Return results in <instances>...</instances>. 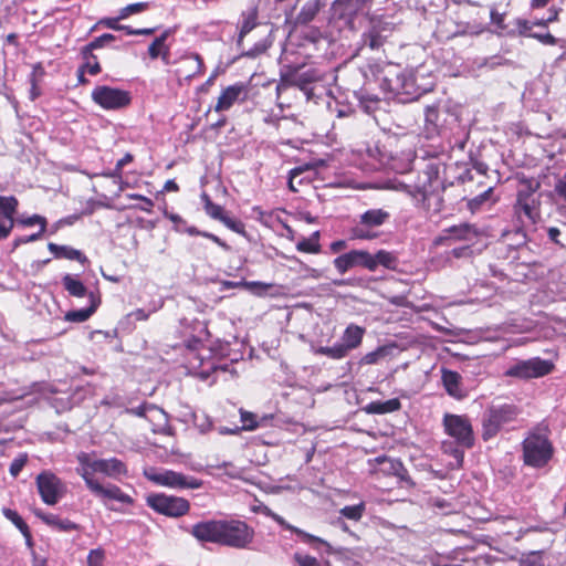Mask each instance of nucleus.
Returning <instances> with one entry per match:
<instances>
[{
  "label": "nucleus",
  "instance_id": "obj_1",
  "mask_svg": "<svg viewBox=\"0 0 566 566\" xmlns=\"http://www.w3.org/2000/svg\"><path fill=\"white\" fill-rule=\"evenodd\" d=\"M199 542L214 543L237 549L249 548L254 530L241 520H210L195 524L190 531Z\"/></svg>",
  "mask_w": 566,
  "mask_h": 566
},
{
  "label": "nucleus",
  "instance_id": "obj_2",
  "mask_svg": "<svg viewBox=\"0 0 566 566\" xmlns=\"http://www.w3.org/2000/svg\"><path fill=\"white\" fill-rule=\"evenodd\" d=\"M518 409L514 405H492L482 419V438L489 440L497 434L501 428L516 419Z\"/></svg>",
  "mask_w": 566,
  "mask_h": 566
},
{
  "label": "nucleus",
  "instance_id": "obj_3",
  "mask_svg": "<svg viewBox=\"0 0 566 566\" xmlns=\"http://www.w3.org/2000/svg\"><path fill=\"white\" fill-rule=\"evenodd\" d=\"M144 475L150 482L170 489L195 490L202 486L201 480H198L190 475H185L172 470L156 469L154 467H150L144 470Z\"/></svg>",
  "mask_w": 566,
  "mask_h": 566
},
{
  "label": "nucleus",
  "instance_id": "obj_4",
  "mask_svg": "<svg viewBox=\"0 0 566 566\" xmlns=\"http://www.w3.org/2000/svg\"><path fill=\"white\" fill-rule=\"evenodd\" d=\"M552 452V446L544 436L532 433L523 442L524 461L528 465L543 467Z\"/></svg>",
  "mask_w": 566,
  "mask_h": 566
},
{
  "label": "nucleus",
  "instance_id": "obj_5",
  "mask_svg": "<svg viewBox=\"0 0 566 566\" xmlns=\"http://www.w3.org/2000/svg\"><path fill=\"white\" fill-rule=\"evenodd\" d=\"M443 427L446 433L453 438L459 446L467 449L473 447V429L467 416L446 413Z\"/></svg>",
  "mask_w": 566,
  "mask_h": 566
},
{
  "label": "nucleus",
  "instance_id": "obj_6",
  "mask_svg": "<svg viewBox=\"0 0 566 566\" xmlns=\"http://www.w3.org/2000/svg\"><path fill=\"white\" fill-rule=\"evenodd\" d=\"M553 369L554 364L551 360L534 357L517 361L505 371V375L520 379H531L546 376Z\"/></svg>",
  "mask_w": 566,
  "mask_h": 566
},
{
  "label": "nucleus",
  "instance_id": "obj_7",
  "mask_svg": "<svg viewBox=\"0 0 566 566\" xmlns=\"http://www.w3.org/2000/svg\"><path fill=\"white\" fill-rule=\"evenodd\" d=\"M146 501L154 511L170 517L182 516L190 509V504L186 499L172 495L150 494Z\"/></svg>",
  "mask_w": 566,
  "mask_h": 566
},
{
  "label": "nucleus",
  "instance_id": "obj_8",
  "mask_svg": "<svg viewBox=\"0 0 566 566\" xmlns=\"http://www.w3.org/2000/svg\"><path fill=\"white\" fill-rule=\"evenodd\" d=\"M35 482L42 501L48 505L56 504L66 492L65 484L51 471L41 472Z\"/></svg>",
  "mask_w": 566,
  "mask_h": 566
},
{
  "label": "nucleus",
  "instance_id": "obj_9",
  "mask_svg": "<svg viewBox=\"0 0 566 566\" xmlns=\"http://www.w3.org/2000/svg\"><path fill=\"white\" fill-rule=\"evenodd\" d=\"M92 99L105 109H119L130 103L127 91L106 85L96 86L92 92Z\"/></svg>",
  "mask_w": 566,
  "mask_h": 566
},
{
  "label": "nucleus",
  "instance_id": "obj_10",
  "mask_svg": "<svg viewBox=\"0 0 566 566\" xmlns=\"http://www.w3.org/2000/svg\"><path fill=\"white\" fill-rule=\"evenodd\" d=\"M442 188V181L439 178L438 167L428 165L426 170L418 177V182L415 185V191H409L412 196H420L424 202L430 200L434 195L439 197V189ZM440 200V198H438Z\"/></svg>",
  "mask_w": 566,
  "mask_h": 566
},
{
  "label": "nucleus",
  "instance_id": "obj_11",
  "mask_svg": "<svg viewBox=\"0 0 566 566\" xmlns=\"http://www.w3.org/2000/svg\"><path fill=\"white\" fill-rule=\"evenodd\" d=\"M263 513L271 517L274 522H276L279 525H281L282 527H284L285 530H289L291 532H293L294 534H296L301 541L305 544H308L311 545L314 549L316 551H319V546H324L325 547V552L327 554H334L335 551L333 548V546L326 542L325 539L318 537V536H315V535H312L290 523H287L285 521L284 517H282L281 515L276 514L275 512H273L271 509L269 507H264L263 510Z\"/></svg>",
  "mask_w": 566,
  "mask_h": 566
},
{
  "label": "nucleus",
  "instance_id": "obj_12",
  "mask_svg": "<svg viewBox=\"0 0 566 566\" xmlns=\"http://www.w3.org/2000/svg\"><path fill=\"white\" fill-rule=\"evenodd\" d=\"M333 264L340 274H345L355 266L373 269L371 253L365 250H352L334 259Z\"/></svg>",
  "mask_w": 566,
  "mask_h": 566
},
{
  "label": "nucleus",
  "instance_id": "obj_13",
  "mask_svg": "<svg viewBox=\"0 0 566 566\" xmlns=\"http://www.w3.org/2000/svg\"><path fill=\"white\" fill-rule=\"evenodd\" d=\"M479 237L478 229L470 223H461L458 226H452L443 231V235H441L437 242L451 244L455 241H463L468 243H473Z\"/></svg>",
  "mask_w": 566,
  "mask_h": 566
},
{
  "label": "nucleus",
  "instance_id": "obj_14",
  "mask_svg": "<svg viewBox=\"0 0 566 566\" xmlns=\"http://www.w3.org/2000/svg\"><path fill=\"white\" fill-rule=\"evenodd\" d=\"M319 80V74L313 69L304 72H293L282 77L281 84L277 85V91L286 86H295L310 96L308 85Z\"/></svg>",
  "mask_w": 566,
  "mask_h": 566
},
{
  "label": "nucleus",
  "instance_id": "obj_15",
  "mask_svg": "<svg viewBox=\"0 0 566 566\" xmlns=\"http://www.w3.org/2000/svg\"><path fill=\"white\" fill-rule=\"evenodd\" d=\"M90 491L97 497L103 501L113 500L123 504H133L134 500L130 495L124 493L117 485L115 484H102L98 481L95 483H90Z\"/></svg>",
  "mask_w": 566,
  "mask_h": 566
},
{
  "label": "nucleus",
  "instance_id": "obj_16",
  "mask_svg": "<svg viewBox=\"0 0 566 566\" xmlns=\"http://www.w3.org/2000/svg\"><path fill=\"white\" fill-rule=\"evenodd\" d=\"M389 90L396 95L406 94L418 96V87L416 85L415 76L412 73H397L394 78H387Z\"/></svg>",
  "mask_w": 566,
  "mask_h": 566
},
{
  "label": "nucleus",
  "instance_id": "obj_17",
  "mask_svg": "<svg viewBox=\"0 0 566 566\" xmlns=\"http://www.w3.org/2000/svg\"><path fill=\"white\" fill-rule=\"evenodd\" d=\"M441 379L449 396L458 400L465 397V391L461 385L462 377L459 373L443 368Z\"/></svg>",
  "mask_w": 566,
  "mask_h": 566
},
{
  "label": "nucleus",
  "instance_id": "obj_18",
  "mask_svg": "<svg viewBox=\"0 0 566 566\" xmlns=\"http://www.w3.org/2000/svg\"><path fill=\"white\" fill-rule=\"evenodd\" d=\"M242 94H245V86L244 84L238 83L234 85H230L227 88H224L216 104L214 111L216 112H223L228 111L237 101H239L240 96Z\"/></svg>",
  "mask_w": 566,
  "mask_h": 566
},
{
  "label": "nucleus",
  "instance_id": "obj_19",
  "mask_svg": "<svg viewBox=\"0 0 566 566\" xmlns=\"http://www.w3.org/2000/svg\"><path fill=\"white\" fill-rule=\"evenodd\" d=\"M94 467L96 473H102L109 478H117L127 473L125 463L116 458L97 459V463Z\"/></svg>",
  "mask_w": 566,
  "mask_h": 566
},
{
  "label": "nucleus",
  "instance_id": "obj_20",
  "mask_svg": "<svg viewBox=\"0 0 566 566\" xmlns=\"http://www.w3.org/2000/svg\"><path fill=\"white\" fill-rule=\"evenodd\" d=\"M90 305L85 308L70 311L65 314V319L69 322L82 323L87 321L97 310L101 298L94 292L88 294Z\"/></svg>",
  "mask_w": 566,
  "mask_h": 566
},
{
  "label": "nucleus",
  "instance_id": "obj_21",
  "mask_svg": "<svg viewBox=\"0 0 566 566\" xmlns=\"http://www.w3.org/2000/svg\"><path fill=\"white\" fill-rule=\"evenodd\" d=\"M365 332L364 327L356 324H349L340 337V344L349 353L360 346Z\"/></svg>",
  "mask_w": 566,
  "mask_h": 566
},
{
  "label": "nucleus",
  "instance_id": "obj_22",
  "mask_svg": "<svg viewBox=\"0 0 566 566\" xmlns=\"http://www.w3.org/2000/svg\"><path fill=\"white\" fill-rule=\"evenodd\" d=\"M77 461L80 463V468L76 469L77 473L83 478L87 489H90V483H95L97 480L94 478L95 463L97 460H93L88 453L81 452L77 455Z\"/></svg>",
  "mask_w": 566,
  "mask_h": 566
},
{
  "label": "nucleus",
  "instance_id": "obj_23",
  "mask_svg": "<svg viewBox=\"0 0 566 566\" xmlns=\"http://www.w3.org/2000/svg\"><path fill=\"white\" fill-rule=\"evenodd\" d=\"M49 250L54 254L55 258L75 260L80 263L87 262V258L80 251L69 245H59L56 243H49Z\"/></svg>",
  "mask_w": 566,
  "mask_h": 566
},
{
  "label": "nucleus",
  "instance_id": "obj_24",
  "mask_svg": "<svg viewBox=\"0 0 566 566\" xmlns=\"http://www.w3.org/2000/svg\"><path fill=\"white\" fill-rule=\"evenodd\" d=\"M389 217V212L384 209H370L360 216L359 222L367 228L380 227Z\"/></svg>",
  "mask_w": 566,
  "mask_h": 566
},
{
  "label": "nucleus",
  "instance_id": "obj_25",
  "mask_svg": "<svg viewBox=\"0 0 566 566\" xmlns=\"http://www.w3.org/2000/svg\"><path fill=\"white\" fill-rule=\"evenodd\" d=\"M36 515L49 526L60 532H71L77 530V525L66 518H61L54 514L39 512Z\"/></svg>",
  "mask_w": 566,
  "mask_h": 566
},
{
  "label": "nucleus",
  "instance_id": "obj_26",
  "mask_svg": "<svg viewBox=\"0 0 566 566\" xmlns=\"http://www.w3.org/2000/svg\"><path fill=\"white\" fill-rule=\"evenodd\" d=\"M400 408V400L398 398H392L387 401H371L365 407V411L370 415H385L397 411Z\"/></svg>",
  "mask_w": 566,
  "mask_h": 566
},
{
  "label": "nucleus",
  "instance_id": "obj_27",
  "mask_svg": "<svg viewBox=\"0 0 566 566\" xmlns=\"http://www.w3.org/2000/svg\"><path fill=\"white\" fill-rule=\"evenodd\" d=\"M516 208L532 222H535L539 218L538 201L536 198L522 196L521 201H516Z\"/></svg>",
  "mask_w": 566,
  "mask_h": 566
},
{
  "label": "nucleus",
  "instance_id": "obj_28",
  "mask_svg": "<svg viewBox=\"0 0 566 566\" xmlns=\"http://www.w3.org/2000/svg\"><path fill=\"white\" fill-rule=\"evenodd\" d=\"M371 260L374 266L373 269H368L371 272L376 271L379 265L389 270H395L397 266V256L392 252L386 250H379L375 254H371Z\"/></svg>",
  "mask_w": 566,
  "mask_h": 566
},
{
  "label": "nucleus",
  "instance_id": "obj_29",
  "mask_svg": "<svg viewBox=\"0 0 566 566\" xmlns=\"http://www.w3.org/2000/svg\"><path fill=\"white\" fill-rule=\"evenodd\" d=\"M319 9L321 6L318 0H307L297 13L296 22L298 24L310 23L314 20Z\"/></svg>",
  "mask_w": 566,
  "mask_h": 566
},
{
  "label": "nucleus",
  "instance_id": "obj_30",
  "mask_svg": "<svg viewBox=\"0 0 566 566\" xmlns=\"http://www.w3.org/2000/svg\"><path fill=\"white\" fill-rule=\"evenodd\" d=\"M62 283L70 295L75 297H88L90 292L86 286L71 274H65L62 279Z\"/></svg>",
  "mask_w": 566,
  "mask_h": 566
},
{
  "label": "nucleus",
  "instance_id": "obj_31",
  "mask_svg": "<svg viewBox=\"0 0 566 566\" xmlns=\"http://www.w3.org/2000/svg\"><path fill=\"white\" fill-rule=\"evenodd\" d=\"M222 285L226 289H235V287H244L249 291H252L256 295H263L266 293V291L272 286V284H266L262 282H247V281H240V282H232V281H223Z\"/></svg>",
  "mask_w": 566,
  "mask_h": 566
},
{
  "label": "nucleus",
  "instance_id": "obj_32",
  "mask_svg": "<svg viewBox=\"0 0 566 566\" xmlns=\"http://www.w3.org/2000/svg\"><path fill=\"white\" fill-rule=\"evenodd\" d=\"M424 123L428 134H437L440 127V113L436 106H427L424 109Z\"/></svg>",
  "mask_w": 566,
  "mask_h": 566
},
{
  "label": "nucleus",
  "instance_id": "obj_33",
  "mask_svg": "<svg viewBox=\"0 0 566 566\" xmlns=\"http://www.w3.org/2000/svg\"><path fill=\"white\" fill-rule=\"evenodd\" d=\"M4 516L11 521L23 534V536L27 538V543L31 545V534L29 526L23 521V518L18 514L17 511H13L11 509H3Z\"/></svg>",
  "mask_w": 566,
  "mask_h": 566
},
{
  "label": "nucleus",
  "instance_id": "obj_34",
  "mask_svg": "<svg viewBox=\"0 0 566 566\" xmlns=\"http://www.w3.org/2000/svg\"><path fill=\"white\" fill-rule=\"evenodd\" d=\"M391 349H392L391 346H379L375 350L364 355L360 358L359 364L360 365H374V364H377L380 359L387 357L390 354Z\"/></svg>",
  "mask_w": 566,
  "mask_h": 566
},
{
  "label": "nucleus",
  "instance_id": "obj_35",
  "mask_svg": "<svg viewBox=\"0 0 566 566\" xmlns=\"http://www.w3.org/2000/svg\"><path fill=\"white\" fill-rule=\"evenodd\" d=\"M201 201L203 202L205 211L208 216L219 221L223 219V217L226 216L223 208L219 205L213 203L206 192L201 195Z\"/></svg>",
  "mask_w": 566,
  "mask_h": 566
},
{
  "label": "nucleus",
  "instance_id": "obj_36",
  "mask_svg": "<svg viewBox=\"0 0 566 566\" xmlns=\"http://www.w3.org/2000/svg\"><path fill=\"white\" fill-rule=\"evenodd\" d=\"M315 353L327 356L332 359H342L348 355V352L340 343L333 346H321L315 350Z\"/></svg>",
  "mask_w": 566,
  "mask_h": 566
},
{
  "label": "nucleus",
  "instance_id": "obj_37",
  "mask_svg": "<svg viewBox=\"0 0 566 566\" xmlns=\"http://www.w3.org/2000/svg\"><path fill=\"white\" fill-rule=\"evenodd\" d=\"M318 238L319 233L316 231L311 235V238L301 240L296 244L297 251L306 253H318L321 249Z\"/></svg>",
  "mask_w": 566,
  "mask_h": 566
},
{
  "label": "nucleus",
  "instance_id": "obj_38",
  "mask_svg": "<svg viewBox=\"0 0 566 566\" xmlns=\"http://www.w3.org/2000/svg\"><path fill=\"white\" fill-rule=\"evenodd\" d=\"M377 461L384 473L396 475V473L403 472V464L399 460L382 457L378 458Z\"/></svg>",
  "mask_w": 566,
  "mask_h": 566
},
{
  "label": "nucleus",
  "instance_id": "obj_39",
  "mask_svg": "<svg viewBox=\"0 0 566 566\" xmlns=\"http://www.w3.org/2000/svg\"><path fill=\"white\" fill-rule=\"evenodd\" d=\"M170 34V30H166L163 34L157 36L148 48V54L151 59H157L160 55V52L164 48H168L165 42Z\"/></svg>",
  "mask_w": 566,
  "mask_h": 566
},
{
  "label": "nucleus",
  "instance_id": "obj_40",
  "mask_svg": "<svg viewBox=\"0 0 566 566\" xmlns=\"http://www.w3.org/2000/svg\"><path fill=\"white\" fill-rule=\"evenodd\" d=\"M18 199L13 196H0V216L15 214L18 208Z\"/></svg>",
  "mask_w": 566,
  "mask_h": 566
},
{
  "label": "nucleus",
  "instance_id": "obj_41",
  "mask_svg": "<svg viewBox=\"0 0 566 566\" xmlns=\"http://www.w3.org/2000/svg\"><path fill=\"white\" fill-rule=\"evenodd\" d=\"M365 512V504L361 502L356 505L344 506L339 513L342 516L352 520L359 521Z\"/></svg>",
  "mask_w": 566,
  "mask_h": 566
},
{
  "label": "nucleus",
  "instance_id": "obj_42",
  "mask_svg": "<svg viewBox=\"0 0 566 566\" xmlns=\"http://www.w3.org/2000/svg\"><path fill=\"white\" fill-rule=\"evenodd\" d=\"M116 38L115 35L111 33H104L101 36L94 39L91 43H88L84 49L83 53L86 55V53H91L93 50L101 49L105 46L106 44L114 41Z\"/></svg>",
  "mask_w": 566,
  "mask_h": 566
},
{
  "label": "nucleus",
  "instance_id": "obj_43",
  "mask_svg": "<svg viewBox=\"0 0 566 566\" xmlns=\"http://www.w3.org/2000/svg\"><path fill=\"white\" fill-rule=\"evenodd\" d=\"M522 188L517 192V200L521 201L522 196L526 198H535L534 193L539 188V182L534 180H522L521 181Z\"/></svg>",
  "mask_w": 566,
  "mask_h": 566
},
{
  "label": "nucleus",
  "instance_id": "obj_44",
  "mask_svg": "<svg viewBox=\"0 0 566 566\" xmlns=\"http://www.w3.org/2000/svg\"><path fill=\"white\" fill-rule=\"evenodd\" d=\"M147 8V2H137L128 4L119 10L118 19H126L132 14H137L145 11Z\"/></svg>",
  "mask_w": 566,
  "mask_h": 566
},
{
  "label": "nucleus",
  "instance_id": "obj_45",
  "mask_svg": "<svg viewBox=\"0 0 566 566\" xmlns=\"http://www.w3.org/2000/svg\"><path fill=\"white\" fill-rule=\"evenodd\" d=\"M256 25V13L255 12H251L243 21L242 23V27H241V31H240V34H239V40L238 42L240 43L242 41V39L249 33L251 32Z\"/></svg>",
  "mask_w": 566,
  "mask_h": 566
},
{
  "label": "nucleus",
  "instance_id": "obj_46",
  "mask_svg": "<svg viewBox=\"0 0 566 566\" xmlns=\"http://www.w3.org/2000/svg\"><path fill=\"white\" fill-rule=\"evenodd\" d=\"M14 226V214L0 216V240L7 238Z\"/></svg>",
  "mask_w": 566,
  "mask_h": 566
},
{
  "label": "nucleus",
  "instance_id": "obj_47",
  "mask_svg": "<svg viewBox=\"0 0 566 566\" xmlns=\"http://www.w3.org/2000/svg\"><path fill=\"white\" fill-rule=\"evenodd\" d=\"M314 166L311 165V164H306V165H303V166H298V167H295L294 169H292L290 171V178H289V188L296 192L298 191L297 187L294 185V181L296 180V178L298 176H301L304 171L306 170H310V169H313Z\"/></svg>",
  "mask_w": 566,
  "mask_h": 566
},
{
  "label": "nucleus",
  "instance_id": "obj_48",
  "mask_svg": "<svg viewBox=\"0 0 566 566\" xmlns=\"http://www.w3.org/2000/svg\"><path fill=\"white\" fill-rule=\"evenodd\" d=\"M19 223L25 226V227H31V226H34V224H40V231L41 233H44L45 231V228H46V219L40 214H33L31 217H28V218H24V219H20L19 220Z\"/></svg>",
  "mask_w": 566,
  "mask_h": 566
},
{
  "label": "nucleus",
  "instance_id": "obj_49",
  "mask_svg": "<svg viewBox=\"0 0 566 566\" xmlns=\"http://www.w3.org/2000/svg\"><path fill=\"white\" fill-rule=\"evenodd\" d=\"M353 237L360 240H371L377 234L367 229L366 226H361L360 222L352 229Z\"/></svg>",
  "mask_w": 566,
  "mask_h": 566
},
{
  "label": "nucleus",
  "instance_id": "obj_50",
  "mask_svg": "<svg viewBox=\"0 0 566 566\" xmlns=\"http://www.w3.org/2000/svg\"><path fill=\"white\" fill-rule=\"evenodd\" d=\"M241 421H242V428L244 430H255L258 428V422L255 420L256 416L252 412L241 410Z\"/></svg>",
  "mask_w": 566,
  "mask_h": 566
},
{
  "label": "nucleus",
  "instance_id": "obj_51",
  "mask_svg": "<svg viewBox=\"0 0 566 566\" xmlns=\"http://www.w3.org/2000/svg\"><path fill=\"white\" fill-rule=\"evenodd\" d=\"M221 222L230 230L239 234L245 235V227L241 221L232 219L226 214Z\"/></svg>",
  "mask_w": 566,
  "mask_h": 566
},
{
  "label": "nucleus",
  "instance_id": "obj_52",
  "mask_svg": "<svg viewBox=\"0 0 566 566\" xmlns=\"http://www.w3.org/2000/svg\"><path fill=\"white\" fill-rule=\"evenodd\" d=\"M293 558L297 563L298 566H321L317 558H315L311 555L295 553Z\"/></svg>",
  "mask_w": 566,
  "mask_h": 566
},
{
  "label": "nucleus",
  "instance_id": "obj_53",
  "mask_svg": "<svg viewBox=\"0 0 566 566\" xmlns=\"http://www.w3.org/2000/svg\"><path fill=\"white\" fill-rule=\"evenodd\" d=\"M104 551L101 548L92 549L87 556V566H103Z\"/></svg>",
  "mask_w": 566,
  "mask_h": 566
},
{
  "label": "nucleus",
  "instance_id": "obj_54",
  "mask_svg": "<svg viewBox=\"0 0 566 566\" xmlns=\"http://www.w3.org/2000/svg\"><path fill=\"white\" fill-rule=\"evenodd\" d=\"M132 160L133 156L130 154H126L122 159L117 161L115 169L112 170V174L107 175L108 178H120L123 167L129 164Z\"/></svg>",
  "mask_w": 566,
  "mask_h": 566
},
{
  "label": "nucleus",
  "instance_id": "obj_55",
  "mask_svg": "<svg viewBox=\"0 0 566 566\" xmlns=\"http://www.w3.org/2000/svg\"><path fill=\"white\" fill-rule=\"evenodd\" d=\"M25 463H27V455L14 459L12 461V463L10 464V469H9L11 475L17 476L21 472V470L23 469Z\"/></svg>",
  "mask_w": 566,
  "mask_h": 566
},
{
  "label": "nucleus",
  "instance_id": "obj_56",
  "mask_svg": "<svg viewBox=\"0 0 566 566\" xmlns=\"http://www.w3.org/2000/svg\"><path fill=\"white\" fill-rule=\"evenodd\" d=\"M531 36L537 39L543 44L555 45L557 43L556 38L553 34L548 33V32H546V33H533V34H531Z\"/></svg>",
  "mask_w": 566,
  "mask_h": 566
},
{
  "label": "nucleus",
  "instance_id": "obj_57",
  "mask_svg": "<svg viewBox=\"0 0 566 566\" xmlns=\"http://www.w3.org/2000/svg\"><path fill=\"white\" fill-rule=\"evenodd\" d=\"M559 13V9L552 8L549 9V14L546 19L535 20L532 22L533 25H546L549 22H554L557 20Z\"/></svg>",
  "mask_w": 566,
  "mask_h": 566
},
{
  "label": "nucleus",
  "instance_id": "obj_58",
  "mask_svg": "<svg viewBox=\"0 0 566 566\" xmlns=\"http://www.w3.org/2000/svg\"><path fill=\"white\" fill-rule=\"evenodd\" d=\"M450 253L455 259L469 258L472 254V250H471L470 245L467 244V245H463L460 248L452 249V251Z\"/></svg>",
  "mask_w": 566,
  "mask_h": 566
},
{
  "label": "nucleus",
  "instance_id": "obj_59",
  "mask_svg": "<svg viewBox=\"0 0 566 566\" xmlns=\"http://www.w3.org/2000/svg\"><path fill=\"white\" fill-rule=\"evenodd\" d=\"M88 54H90L88 59L96 60V56H94L92 53H88ZM82 69L86 70L91 75H96L101 72V66L97 61H94L93 63L87 61V63Z\"/></svg>",
  "mask_w": 566,
  "mask_h": 566
},
{
  "label": "nucleus",
  "instance_id": "obj_60",
  "mask_svg": "<svg viewBox=\"0 0 566 566\" xmlns=\"http://www.w3.org/2000/svg\"><path fill=\"white\" fill-rule=\"evenodd\" d=\"M504 13H500L497 12L495 9H491V12H490V18H491V22L495 25H497L500 29H505V25H504Z\"/></svg>",
  "mask_w": 566,
  "mask_h": 566
},
{
  "label": "nucleus",
  "instance_id": "obj_61",
  "mask_svg": "<svg viewBox=\"0 0 566 566\" xmlns=\"http://www.w3.org/2000/svg\"><path fill=\"white\" fill-rule=\"evenodd\" d=\"M42 234L43 233H41V232H36V233H33V234L28 235V237L18 238V239L14 240V245L18 247L20 244H25V243H29V242L36 241V240H39L42 237Z\"/></svg>",
  "mask_w": 566,
  "mask_h": 566
},
{
  "label": "nucleus",
  "instance_id": "obj_62",
  "mask_svg": "<svg viewBox=\"0 0 566 566\" xmlns=\"http://www.w3.org/2000/svg\"><path fill=\"white\" fill-rule=\"evenodd\" d=\"M120 19L117 18H108L105 20H102L101 23H103L105 27L113 29V30H119L122 29V24H118V21Z\"/></svg>",
  "mask_w": 566,
  "mask_h": 566
},
{
  "label": "nucleus",
  "instance_id": "obj_63",
  "mask_svg": "<svg viewBox=\"0 0 566 566\" xmlns=\"http://www.w3.org/2000/svg\"><path fill=\"white\" fill-rule=\"evenodd\" d=\"M346 241L344 240H337V241H334L331 243V251L333 253H338L340 252L342 250H344L346 248Z\"/></svg>",
  "mask_w": 566,
  "mask_h": 566
},
{
  "label": "nucleus",
  "instance_id": "obj_64",
  "mask_svg": "<svg viewBox=\"0 0 566 566\" xmlns=\"http://www.w3.org/2000/svg\"><path fill=\"white\" fill-rule=\"evenodd\" d=\"M130 315L137 321H146L149 316V314L143 308L134 311Z\"/></svg>",
  "mask_w": 566,
  "mask_h": 566
}]
</instances>
